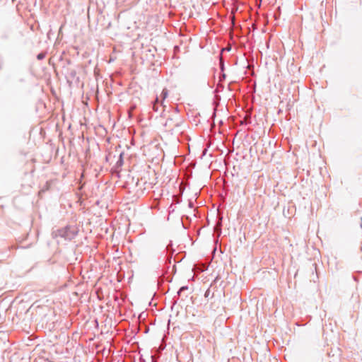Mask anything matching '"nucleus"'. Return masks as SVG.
Returning <instances> with one entry per match:
<instances>
[{"instance_id":"1","label":"nucleus","mask_w":362,"mask_h":362,"mask_svg":"<svg viewBox=\"0 0 362 362\" xmlns=\"http://www.w3.org/2000/svg\"><path fill=\"white\" fill-rule=\"evenodd\" d=\"M168 91L166 88H164L162 90L160 95L157 96L154 100L153 105V109L154 111H159V105L163 108L165 107L163 101L168 97ZM161 117L165 119V121L163 122V125L169 130H173L179 124V117L177 115H172L170 112H165V110H163L161 114Z\"/></svg>"},{"instance_id":"2","label":"nucleus","mask_w":362,"mask_h":362,"mask_svg":"<svg viewBox=\"0 0 362 362\" xmlns=\"http://www.w3.org/2000/svg\"><path fill=\"white\" fill-rule=\"evenodd\" d=\"M44 58V54H40L37 55V59H42Z\"/></svg>"}]
</instances>
